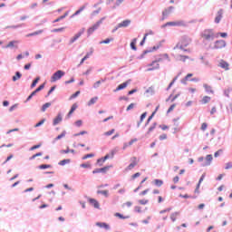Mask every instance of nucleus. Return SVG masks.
<instances>
[{
  "instance_id": "nucleus-1",
  "label": "nucleus",
  "mask_w": 232,
  "mask_h": 232,
  "mask_svg": "<svg viewBox=\"0 0 232 232\" xmlns=\"http://www.w3.org/2000/svg\"><path fill=\"white\" fill-rule=\"evenodd\" d=\"M201 37L203 39L202 43L205 45L209 44V43H212V41H215L217 36L215 35V31L213 29H205L201 33Z\"/></svg>"
},
{
  "instance_id": "nucleus-2",
  "label": "nucleus",
  "mask_w": 232,
  "mask_h": 232,
  "mask_svg": "<svg viewBox=\"0 0 232 232\" xmlns=\"http://www.w3.org/2000/svg\"><path fill=\"white\" fill-rule=\"evenodd\" d=\"M189 43H191V38L189 36H182L179 43L177 44V45L174 47V50H177L179 48V50H182L183 52H188L187 46H189Z\"/></svg>"
},
{
  "instance_id": "nucleus-3",
  "label": "nucleus",
  "mask_w": 232,
  "mask_h": 232,
  "mask_svg": "<svg viewBox=\"0 0 232 232\" xmlns=\"http://www.w3.org/2000/svg\"><path fill=\"white\" fill-rule=\"evenodd\" d=\"M106 20V16L102 17L97 23H95L92 27H90L87 30V36L90 37L95 30L99 29V26H101L102 23Z\"/></svg>"
},
{
  "instance_id": "nucleus-4",
  "label": "nucleus",
  "mask_w": 232,
  "mask_h": 232,
  "mask_svg": "<svg viewBox=\"0 0 232 232\" xmlns=\"http://www.w3.org/2000/svg\"><path fill=\"white\" fill-rule=\"evenodd\" d=\"M64 71L58 70L56 71L51 77V82H57V81L63 79L64 77Z\"/></svg>"
},
{
  "instance_id": "nucleus-5",
  "label": "nucleus",
  "mask_w": 232,
  "mask_h": 232,
  "mask_svg": "<svg viewBox=\"0 0 232 232\" xmlns=\"http://www.w3.org/2000/svg\"><path fill=\"white\" fill-rule=\"evenodd\" d=\"M113 157H115V150H111V155L106 154L103 158L98 159L97 160V164L99 166H102L104 164V162H106V160H108V159H113Z\"/></svg>"
},
{
  "instance_id": "nucleus-6",
  "label": "nucleus",
  "mask_w": 232,
  "mask_h": 232,
  "mask_svg": "<svg viewBox=\"0 0 232 232\" xmlns=\"http://www.w3.org/2000/svg\"><path fill=\"white\" fill-rule=\"evenodd\" d=\"M173 10H175V7L173 5H170L169 7L166 8L162 12V17H161L160 21H164L165 19H168V17H169L170 14L173 12Z\"/></svg>"
},
{
  "instance_id": "nucleus-7",
  "label": "nucleus",
  "mask_w": 232,
  "mask_h": 232,
  "mask_svg": "<svg viewBox=\"0 0 232 232\" xmlns=\"http://www.w3.org/2000/svg\"><path fill=\"white\" fill-rule=\"evenodd\" d=\"M42 90H44V83L41 84L38 88H36L25 100V102H29V101H32L33 97H35L39 92Z\"/></svg>"
},
{
  "instance_id": "nucleus-8",
  "label": "nucleus",
  "mask_w": 232,
  "mask_h": 232,
  "mask_svg": "<svg viewBox=\"0 0 232 232\" xmlns=\"http://www.w3.org/2000/svg\"><path fill=\"white\" fill-rule=\"evenodd\" d=\"M226 42L224 40H218L214 43V47H210L212 48V50H220L222 48H226Z\"/></svg>"
},
{
  "instance_id": "nucleus-9",
  "label": "nucleus",
  "mask_w": 232,
  "mask_h": 232,
  "mask_svg": "<svg viewBox=\"0 0 232 232\" xmlns=\"http://www.w3.org/2000/svg\"><path fill=\"white\" fill-rule=\"evenodd\" d=\"M159 48H160V45H154L153 47H150V49L143 51V53L140 54V56L138 57V59H144V56L147 53H151V52H155L159 50Z\"/></svg>"
},
{
  "instance_id": "nucleus-10",
  "label": "nucleus",
  "mask_w": 232,
  "mask_h": 232,
  "mask_svg": "<svg viewBox=\"0 0 232 232\" xmlns=\"http://www.w3.org/2000/svg\"><path fill=\"white\" fill-rule=\"evenodd\" d=\"M110 168H113V166L110 165L101 169H95L94 170H92V174L97 175V173H108V171H110Z\"/></svg>"
},
{
  "instance_id": "nucleus-11",
  "label": "nucleus",
  "mask_w": 232,
  "mask_h": 232,
  "mask_svg": "<svg viewBox=\"0 0 232 232\" xmlns=\"http://www.w3.org/2000/svg\"><path fill=\"white\" fill-rule=\"evenodd\" d=\"M211 162H213V155L208 154L205 158V161L201 163L202 168H206V166H211Z\"/></svg>"
},
{
  "instance_id": "nucleus-12",
  "label": "nucleus",
  "mask_w": 232,
  "mask_h": 232,
  "mask_svg": "<svg viewBox=\"0 0 232 232\" xmlns=\"http://www.w3.org/2000/svg\"><path fill=\"white\" fill-rule=\"evenodd\" d=\"M84 32L85 29L82 28L72 38H71L69 44H73V43H75V41H77V39H79V37H81Z\"/></svg>"
},
{
  "instance_id": "nucleus-13",
  "label": "nucleus",
  "mask_w": 232,
  "mask_h": 232,
  "mask_svg": "<svg viewBox=\"0 0 232 232\" xmlns=\"http://www.w3.org/2000/svg\"><path fill=\"white\" fill-rule=\"evenodd\" d=\"M130 24H131V20L130 19L123 20L122 22L118 24V28H128V26H130Z\"/></svg>"
},
{
  "instance_id": "nucleus-14",
  "label": "nucleus",
  "mask_w": 232,
  "mask_h": 232,
  "mask_svg": "<svg viewBox=\"0 0 232 232\" xmlns=\"http://www.w3.org/2000/svg\"><path fill=\"white\" fill-rule=\"evenodd\" d=\"M131 82V80H128L127 82L121 83L118 87L114 90V92H121V90H124V88L128 87V84Z\"/></svg>"
},
{
  "instance_id": "nucleus-15",
  "label": "nucleus",
  "mask_w": 232,
  "mask_h": 232,
  "mask_svg": "<svg viewBox=\"0 0 232 232\" xmlns=\"http://www.w3.org/2000/svg\"><path fill=\"white\" fill-rule=\"evenodd\" d=\"M60 122H63V114L59 112L57 116L53 121V126H57Z\"/></svg>"
},
{
  "instance_id": "nucleus-16",
  "label": "nucleus",
  "mask_w": 232,
  "mask_h": 232,
  "mask_svg": "<svg viewBox=\"0 0 232 232\" xmlns=\"http://www.w3.org/2000/svg\"><path fill=\"white\" fill-rule=\"evenodd\" d=\"M224 14V9H219L218 11V14L215 18V23L216 24H218V23H220V21H222V15Z\"/></svg>"
},
{
  "instance_id": "nucleus-17",
  "label": "nucleus",
  "mask_w": 232,
  "mask_h": 232,
  "mask_svg": "<svg viewBox=\"0 0 232 232\" xmlns=\"http://www.w3.org/2000/svg\"><path fill=\"white\" fill-rule=\"evenodd\" d=\"M89 202H90V204H92V206H93V208H95V209L101 208V205L99 204V201H97V199L89 198Z\"/></svg>"
},
{
  "instance_id": "nucleus-18",
  "label": "nucleus",
  "mask_w": 232,
  "mask_h": 232,
  "mask_svg": "<svg viewBox=\"0 0 232 232\" xmlns=\"http://www.w3.org/2000/svg\"><path fill=\"white\" fill-rule=\"evenodd\" d=\"M176 26H182L183 28H188L189 24L184 20H178L176 21Z\"/></svg>"
},
{
  "instance_id": "nucleus-19",
  "label": "nucleus",
  "mask_w": 232,
  "mask_h": 232,
  "mask_svg": "<svg viewBox=\"0 0 232 232\" xmlns=\"http://www.w3.org/2000/svg\"><path fill=\"white\" fill-rule=\"evenodd\" d=\"M218 66L220 68H223V70H226V71L229 70V63L224 60L220 61Z\"/></svg>"
},
{
  "instance_id": "nucleus-20",
  "label": "nucleus",
  "mask_w": 232,
  "mask_h": 232,
  "mask_svg": "<svg viewBox=\"0 0 232 232\" xmlns=\"http://www.w3.org/2000/svg\"><path fill=\"white\" fill-rule=\"evenodd\" d=\"M77 108H78L77 103H73L66 116V119H70V117H72V115L73 114V111H75Z\"/></svg>"
},
{
  "instance_id": "nucleus-21",
  "label": "nucleus",
  "mask_w": 232,
  "mask_h": 232,
  "mask_svg": "<svg viewBox=\"0 0 232 232\" xmlns=\"http://www.w3.org/2000/svg\"><path fill=\"white\" fill-rule=\"evenodd\" d=\"M132 159H133L132 162L126 168L127 171L133 169V168H135L137 166V161H135V160H137V158L133 157Z\"/></svg>"
},
{
  "instance_id": "nucleus-22",
  "label": "nucleus",
  "mask_w": 232,
  "mask_h": 232,
  "mask_svg": "<svg viewBox=\"0 0 232 232\" xmlns=\"http://www.w3.org/2000/svg\"><path fill=\"white\" fill-rule=\"evenodd\" d=\"M97 195H103V197H105V198H108V197H110V191L108 190H97Z\"/></svg>"
},
{
  "instance_id": "nucleus-23",
  "label": "nucleus",
  "mask_w": 232,
  "mask_h": 232,
  "mask_svg": "<svg viewBox=\"0 0 232 232\" xmlns=\"http://www.w3.org/2000/svg\"><path fill=\"white\" fill-rule=\"evenodd\" d=\"M96 226L98 227H103V229H110V225H108L107 223H104V222H97L96 223Z\"/></svg>"
},
{
  "instance_id": "nucleus-24",
  "label": "nucleus",
  "mask_w": 232,
  "mask_h": 232,
  "mask_svg": "<svg viewBox=\"0 0 232 232\" xmlns=\"http://www.w3.org/2000/svg\"><path fill=\"white\" fill-rule=\"evenodd\" d=\"M88 5V4H85L84 5H82V7L79 8V10H77L72 15V17H75V15H79V14H81V12H83L86 9V6Z\"/></svg>"
},
{
  "instance_id": "nucleus-25",
  "label": "nucleus",
  "mask_w": 232,
  "mask_h": 232,
  "mask_svg": "<svg viewBox=\"0 0 232 232\" xmlns=\"http://www.w3.org/2000/svg\"><path fill=\"white\" fill-rule=\"evenodd\" d=\"M146 115H148V112H143L140 115V121H138V123H137L138 128H140V124H142V121L146 119Z\"/></svg>"
},
{
  "instance_id": "nucleus-26",
  "label": "nucleus",
  "mask_w": 232,
  "mask_h": 232,
  "mask_svg": "<svg viewBox=\"0 0 232 232\" xmlns=\"http://www.w3.org/2000/svg\"><path fill=\"white\" fill-rule=\"evenodd\" d=\"M179 75H180V73H179L178 76L173 78V80L171 81V82L169 84V86L166 89L167 92H169V90H171V86H173V84H175V82L179 79Z\"/></svg>"
},
{
  "instance_id": "nucleus-27",
  "label": "nucleus",
  "mask_w": 232,
  "mask_h": 232,
  "mask_svg": "<svg viewBox=\"0 0 232 232\" xmlns=\"http://www.w3.org/2000/svg\"><path fill=\"white\" fill-rule=\"evenodd\" d=\"M160 68V64L159 63H155L154 65L152 66H149V68L147 69L148 72H153L155 70H159Z\"/></svg>"
},
{
  "instance_id": "nucleus-28",
  "label": "nucleus",
  "mask_w": 232,
  "mask_h": 232,
  "mask_svg": "<svg viewBox=\"0 0 232 232\" xmlns=\"http://www.w3.org/2000/svg\"><path fill=\"white\" fill-rule=\"evenodd\" d=\"M137 140H138L137 138H135V139L130 140L128 143H124L123 150H126V148H128V146H133V143L137 142Z\"/></svg>"
},
{
  "instance_id": "nucleus-29",
  "label": "nucleus",
  "mask_w": 232,
  "mask_h": 232,
  "mask_svg": "<svg viewBox=\"0 0 232 232\" xmlns=\"http://www.w3.org/2000/svg\"><path fill=\"white\" fill-rule=\"evenodd\" d=\"M130 48L134 50V52H137V38H133L130 42Z\"/></svg>"
},
{
  "instance_id": "nucleus-30",
  "label": "nucleus",
  "mask_w": 232,
  "mask_h": 232,
  "mask_svg": "<svg viewBox=\"0 0 232 232\" xmlns=\"http://www.w3.org/2000/svg\"><path fill=\"white\" fill-rule=\"evenodd\" d=\"M41 81V77L37 76L33 82L31 83V90H34L35 86H37V83Z\"/></svg>"
},
{
  "instance_id": "nucleus-31",
  "label": "nucleus",
  "mask_w": 232,
  "mask_h": 232,
  "mask_svg": "<svg viewBox=\"0 0 232 232\" xmlns=\"http://www.w3.org/2000/svg\"><path fill=\"white\" fill-rule=\"evenodd\" d=\"M168 26H177V21L174 22H167L166 24L161 25V28H166Z\"/></svg>"
},
{
  "instance_id": "nucleus-32",
  "label": "nucleus",
  "mask_w": 232,
  "mask_h": 232,
  "mask_svg": "<svg viewBox=\"0 0 232 232\" xmlns=\"http://www.w3.org/2000/svg\"><path fill=\"white\" fill-rule=\"evenodd\" d=\"M43 30H38L36 32H34V33H30L28 34H26V37H34L35 35H41V34H43Z\"/></svg>"
},
{
  "instance_id": "nucleus-33",
  "label": "nucleus",
  "mask_w": 232,
  "mask_h": 232,
  "mask_svg": "<svg viewBox=\"0 0 232 232\" xmlns=\"http://www.w3.org/2000/svg\"><path fill=\"white\" fill-rule=\"evenodd\" d=\"M155 128H157V122H154L148 130V131L146 132V137H148L151 131H153V130H155Z\"/></svg>"
},
{
  "instance_id": "nucleus-34",
  "label": "nucleus",
  "mask_w": 232,
  "mask_h": 232,
  "mask_svg": "<svg viewBox=\"0 0 232 232\" xmlns=\"http://www.w3.org/2000/svg\"><path fill=\"white\" fill-rule=\"evenodd\" d=\"M97 101H99V97L95 96V97L92 98V99L88 102L87 105H88V106H93V104H95V102H97Z\"/></svg>"
},
{
  "instance_id": "nucleus-35",
  "label": "nucleus",
  "mask_w": 232,
  "mask_h": 232,
  "mask_svg": "<svg viewBox=\"0 0 232 232\" xmlns=\"http://www.w3.org/2000/svg\"><path fill=\"white\" fill-rule=\"evenodd\" d=\"M21 77H23V74L19 71H17L15 72V75L13 76L12 81L15 82V81H17V79H21Z\"/></svg>"
},
{
  "instance_id": "nucleus-36",
  "label": "nucleus",
  "mask_w": 232,
  "mask_h": 232,
  "mask_svg": "<svg viewBox=\"0 0 232 232\" xmlns=\"http://www.w3.org/2000/svg\"><path fill=\"white\" fill-rule=\"evenodd\" d=\"M179 215H180V212H173L170 215V219L172 222H176L177 221V218L179 217Z\"/></svg>"
},
{
  "instance_id": "nucleus-37",
  "label": "nucleus",
  "mask_w": 232,
  "mask_h": 232,
  "mask_svg": "<svg viewBox=\"0 0 232 232\" xmlns=\"http://www.w3.org/2000/svg\"><path fill=\"white\" fill-rule=\"evenodd\" d=\"M203 87L205 88V92H207V93H213V89L210 85H208V83H204Z\"/></svg>"
},
{
  "instance_id": "nucleus-38",
  "label": "nucleus",
  "mask_w": 232,
  "mask_h": 232,
  "mask_svg": "<svg viewBox=\"0 0 232 232\" xmlns=\"http://www.w3.org/2000/svg\"><path fill=\"white\" fill-rule=\"evenodd\" d=\"M153 184L154 186H157V188H160V186L164 184V181L162 179H154Z\"/></svg>"
},
{
  "instance_id": "nucleus-39",
  "label": "nucleus",
  "mask_w": 232,
  "mask_h": 232,
  "mask_svg": "<svg viewBox=\"0 0 232 232\" xmlns=\"http://www.w3.org/2000/svg\"><path fill=\"white\" fill-rule=\"evenodd\" d=\"M22 26H24V24H17V25H7L5 27V30H8V28H12L13 30H15L17 28H22Z\"/></svg>"
},
{
  "instance_id": "nucleus-40",
  "label": "nucleus",
  "mask_w": 232,
  "mask_h": 232,
  "mask_svg": "<svg viewBox=\"0 0 232 232\" xmlns=\"http://www.w3.org/2000/svg\"><path fill=\"white\" fill-rule=\"evenodd\" d=\"M15 41H11L8 43L7 45H5L4 48H17V45H15Z\"/></svg>"
},
{
  "instance_id": "nucleus-41",
  "label": "nucleus",
  "mask_w": 232,
  "mask_h": 232,
  "mask_svg": "<svg viewBox=\"0 0 232 232\" xmlns=\"http://www.w3.org/2000/svg\"><path fill=\"white\" fill-rule=\"evenodd\" d=\"M72 162V160L67 159V160H63L59 161V166H66V164H70Z\"/></svg>"
},
{
  "instance_id": "nucleus-42",
  "label": "nucleus",
  "mask_w": 232,
  "mask_h": 232,
  "mask_svg": "<svg viewBox=\"0 0 232 232\" xmlns=\"http://www.w3.org/2000/svg\"><path fill=\"white\" fill-rule=\"evenodd\" d=\"M50 106H52V102H46L42 106L41 111L44 112L46 111V110H48V108H50Z\"/></svg>"
},
{
  "instance_id": "nucleus-43",
  "label": "nucleus",
  "mask_w": 232,
  "mask_h": 232,
  "mask_svg": "<svg viewBox=\"0 0 232 232\" xmlns=\"http://www.w3.org/2000/svg\"><path fill=\"white\" fill-rule=\"evenodd\" d=\"M92 52L91 53H87L86 55L81 60L79 66H81V64L84 63V61H86L87 59H90V55H92Z\"/></svg>"
},
{
  "instance_id": "nucleus-44",
  "label": "nucleus",
  "mask_w": 232,
  "mask_h": 232,
  "mask_svg": "<svg viewBox=\"0 0 232 232\" xmlns=\"http://www.w3.org/2000/svg\"><path fill=\"white\" fill-rule=\"evenodd\" d=\"M63 137H66V130H63L60 135H58L55 139H54V142L56 140H61V139H63Z\"/></svg>"
},
{
  "instance_id": "nucleus-45",
  "label": "nucleus",
  "mask_w": 232,
  "mask_h": 232,
  "mask_svg": "<svg viewBox=\"0 0 232 232\" xmlns=\"http://www.w3.org/2000/svg\"><path fill=\"white\" fill-rule=\"evenodd\" d=\"M52 168V165L50 164H42L40 166H38V169H48Z\"/></svg>"
},
{
  "instance_id": "nucleus-46",
  "label": "nucleus",
  "mask_w": 232,
  "mask_h": 232,
  "mask_svg": "<svg viewBox=\"0 0 232 232\" xmlns=\"http://www.w3.org/2000/svg\"><path fill=\"white\" fill-rule=\"evenodd\" d=\"M163 59L162 58H157L155 61H153L152 63H149L148 66H153L159 63H162Z\"/></svg>"
},
{
  "instance_id": "nucleus-47",
  "label": "nucleus",
  "mask_w": 232,
  "mask_h": 232,
  "mask_svg": "<svg viewBox=\"0 0 232 232\" xmlns=\"http://www.w3.org/2000/svg\"><path fill=\"white\" fill-rule=\"evenodd\" d=\"M209 101H211V97L204 96L201 102H202V104H208V102H209Z\"/></svg>"
},
{
  "instance_id": "nucleus-48",
  "label": "nucleus",
  "mask_w": 232,
  "mask_h": 232,
  "mask_svg": "<svg viewBox=\"0 0 232 232\" xmlns=\"http://www.w3.org/2000/svg\"><path fill=\"white\" fill-rule=\"evenodd\" d=\"M37 157H43V152H38V153H36V154L31 156V157L29 158V160H34L37 159Z\"/></svg>"
},
{
  "instance_id": "nucleus-49",
  "label": "nucleus",
  "mask_w": 232,
  "mask_h": 232,
  "mask_svg": "<svg viewBox=\"0 0 232 232\" xmlns=\"http://www.w3.org/2000/svg\"><path fill=\"white\" fill-rule=\"evenodd\" d=\"M111 41H113V38H107V39L100 42V44H110V43H111Z\"/></svg>"
},
{
  "instance_id": "nucleus-50",
  "label": "nucleus",
  "mask_w": 232,
  "mask_h": 232,
  "mask_svg": "<svg viewBox=\"0 0 232 232\" xmlns=\"http://www.w3.org/2000/svg\"><path fill=\"white\" fill-rule=\"evenodd\" d=\"M64 30H65L64 27H60V28L53 29L51 32L52 34H58L59 32H63Z\"/></svg>"
},
{
  "instance_id": "nucleus-51",
  "label": "nucleus",
  "mask_w": 232,
  "mask_h": 232,
  "mask_svg": "<svg viewBox=\"0 0 232 232\" xmlns=\"http://www.w3.org/2000/svg\"><path fill=\"white\" fill-rule=\"evenodd\" d=\"M101 10H102L101 7H99L97 10H94V11L91 14V17H95V15H98V14H101Z\"/></svg>"
},
{
  "instance_id": "nucleus-52",
  "label": "nucleus",
  "mask_w": 232,
  "mask_h": 232,
  "mask_svg": "<svg viewBox=\"0 0 232 232\" xmlns=\"http://www.w3.org/2000/svg\"><path fill=\"white\" fill-rule=\"evenodd\" d=\"M46 122V119L41 120L38 123L34 125V128H39L40 126H43Z\"/></svg>"
},
{
  "instance_id": "nucleus-53",
  "label": "nucleus",
  "mask_w": 232,
  "mask_h": 232,
  "mask_svg": "<svg viewBox=\"0 0 232 232\" xmlns=\"http://www.w3.org/2000/svg\"><path fill=\"white\" fill-rule=\"evenodd\" d=\"M79 95H81V91H77L72 95H71L70 100L72 101V99H76V97H79Z\"/></svg>"
},
{
  "instance_id": "nucleus-54",
  "label": "nucleus",
  "mask_w": 232,
  "mask_h": 232,
  "mask_svg": "<svg viewBox=\"0 0 232 232\" xmlns=\"http://www.w3.org/2000/svg\"><path fill=\"white\" fill-rule=\"evenodd\" d=\"M153 117H155V111L152 112V114L148 118L145 126H148V124H150V122L151 121V120L153 119Z\"/></svg>"
},
{
  "instance_id": "nucleus-55",
  "label": "nucleus",
  "mask_w": 232,
  "mask_h": 232,
  "mask_svg": "<svg viewBox=\"0 0 232 232\" xmlns=\"http://www.w3.org/2000/svg\"><path fill=\"white\" fill-rule=\"evenodd\" d=\"M150 35V34H145L143 36V39L140 43V46H144V44L146 43V38Z\"/></svg>"
},
{
  "instance_id": "nucleus-56",
  "label": "nucleus",
  "mask_w": 232,
  "mask_h": 232,
  "mask_svg": "<svg viewBox=\"0 0 232 232\" xmlns=\"http://www.w3.org/2000/svg\"><path fill=\"white\" fill-rule=\"evenodd\" d=\"M55 88H57L55 85L51 87V89L48 91L46 97H50L53 92H55Z\"/></svg>"
},
{
  "instance_id": "nucleus-57",
  "label": "nucleus",
  "mask_w": 232,
  "mask_h": 232,
  "mask_svg": "<svg viewBox=\"0 0 232 232\" xmlns=\"http://www.w3.org/2000/svg\"><path fill=\"white\" fill-rule=\"evenodd\" d=\"M115 217H118V218H121V219L130 218V216H124V215H122V214H121V213H119V212H117V213L115 214Z\"/></svg>"
},
{
  "instance_id": "nucleus-58",
  "label": "nucleus",
  "mask_w": 232,
  "mask_h": 232,
  "mask_svg": "<svg viewBox=\"0 0 232 232\" xmlns=\"http://www.w3.org/2000/svg\"><path fill=\"white\" fill-rule=\"evenodd\" d=\"M93 157H95V154L93 153L86 154L85 156L82 157V160H86V159H92Z\"/></svg>"
},
{
  "instance_id": "nucleus-59",
  "label": "nucleus",
  "mask_w": 232,
  "mask_h": 232,
  "mask_svg": "<svg viewBox=\"0 0 232 232\" xmlns=\"http://www.w3.org/2000/svg\"><path fill=\"white\" fill-rule=\"evenodd\" d=\"M231 92H232L231 88H228V89L225 90L224 91L225 97H228L229 98V93H231Z\"/></svg>"
},
{
  "instance_id": "nucleus-60",
  "label": "nucleus",
  "mask_w": 232,
  "mask_h": 232,
  "mask_svg": "<svg viewBox=\"0 0 232 232\" xmlns=\"http://www.w3.org/2000/svg\"><path fill=\"white\" fill-rule=\"evenodd\" d=\"M138 202L141 206H146V204H148V202H150V200H148V199H140Z\"/></svg>"
},
{
  "instance_id": "nucleus-61",
  "label": "nucleus",
  "mask_w": 232,
  "mask_h": 232,
  "mask_svg": "<svg viewBox=\"0 0 232 232\" xmlns=\"http://www.w3.org/2000/svg\"><path fill=\"white\" fill-rule=\"evenodd\" d=\"M186 59H189V56H188V55H179V61H182V63H186Z\"/></svg>"
},
{
  "instance_id": "nucleus-62",
  "label": "nucleus",
  "mask_w": 232,
  "mask_h": 232,
  "mask_svg": "<svg viewBox=\"0 0 232 232\" xmlns=\"http://www.w3.org/2000/svg\"><path fill=\"white\" fill-rule=\"evenodd\" d=\"M171 208H165L161 211H160V215H164V213H169V211H171Z\"/></svg>"
},
{
  "instance_id": "nucleus-63",
  "label": "nucleus",
  "mask_w": 232,
  "mask_h": 232,
  "mask_svg": "<svg viewBox=\"0 0 232 232\" xmlns=\"http://www.w3.org/2000/svg\"><path fill=\"white\" fill-rule=\"evenodd\" d=\"M80 168L90 169V168H92V165L88 164V163H82L80 165Z\"/></svg>"
},
{
  "instance_id": "nucleus-64",
  "label": "nucleus",
  "mask_w": 232,
  "mask_h": 232,
  "mask_svg": "<svg viewBox=\"0 0 232 232\" xmlns=\"http://www.w3.org/2000/svg\"><path fill=\"white\" fill-rule=\"evenodd\" d=\"M231 168H232V161L227 162V163L226 164L225 169H231Z\"/></svg>"
}]
</instances>
